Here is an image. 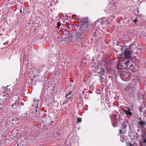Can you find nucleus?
<instances>
[{
	"mask_svg": "<svg viewBox=\"0 0 146 146\" xmlns=\"http://www.w3.org/2000/svg\"><path fill=\"white\" fill-rule=\"evenodd\" d=\"M88 19L84 18L80 20L78 24L79 28L76 33V34L77 38L79 40L83 41L84 40V36H86L90 28L88 26Z\"/></svg>",
	"mask_w": 146,
	"mask_h": 146,
	"instance_id": "f257e3e1",
	"label": "nucleus"
},
{
	"mask_svg": "<svg viewBox=\"0 0 146 146\" xmlns=\"http://www.w3.org/2000/svg\"><path fill=\"white\" fill-rule=\"evenodd\" d=\"M105 70L104 69L102 68H100L99 77L102 84L103 82H104L106 80V79L105 78Z\"/></svg>",
	"mask_w": 146,
	"mask_h": 146,
	"instance_id": "f03ea898",
	"label": "nucleus"
},
{
	"mask_svg": "<svg viewBox=\"0 0 146 146\" xmlns=\"http://www.w3.org/2000/svg\"><path fill=\"white\" fill-rule=\"evenodd\" d=\"M131 46H129L128 48H127L124 53L125 58L127 59L131 57V53L130 52L131 51Z\"/></svg>",
	"mask_w": 146,
	"mask_h": 146,
	"instance_id": "7ed1b4c3",
	"label": "nucleus"
},
{
	"mask_svg": "<svg viewBox=\"0 0 146 146\" xmlns=\"http://www.w3.org/2000/svg\"><path fill=\"white\" fill-rule=\"evenodd\" d=\"M120 63L123 66L127 68L130 67V64L128 65L129 64V61L127 60L126 59L121 60L120 61Z\"/></svg>",
	"mask_w": 146,
	"mask_h": 146,
	"instance_id": "20e7f679",
	"label": "nucleus"
},
{
	"mask_svg": "<svg viewBox=\"0 0 146 146\" xmlns=\"http://www.w3.org/2000/svg\"><path fill=\"white\" fill-rule=\"evenodd\" d=\"M131 110L128 107L123 110V111L127 116H131L133 115L132 113L131 112Z\"/></svg>",
	"mask_w": 146,
	"mask_h": 146,
	"instance_id": "39448f33",
	"label": "nucleus"
},
{
	"mask_svg": "<svg viewBox=\"0 0 146 146\" xmlns=\"http://www.w3.org/2000/svg\"><path fill=\"white\" fill-rule=\"evenodd\" d=\"M2 100H0V103L2 105H4L6 103H7V98H2Z\"/></svg>",
	"mask_w": 146,
	"mask_h": 146,
	"instance_id": "423d86ee",
	"label": "nucleus"
},
{
	"mask_svg": "<svg viewBox=\"0 0 146 146\" xmlns=\"http://www.w3.org/2000/svg\"><path fill=\"white\" fill-rule=\"evenodd\" d=\"M99 69V68L98 66H96L93 68L92 69V71L94 73L97 72L98 74H100V71H98Z\"/></svg>",
	"mask_w": 146,
	"mask_h": 146,
	"instance_id": "0eeeda50",
	"label": "nucleus"
},
{
	"mask_svg": "<svg viewBox=\"0 0 146 146\" xmlns=\"http://www.w3.org/2000/svg\"><path fill=\"white\" fill-rule=\"evenodd\" d=\"M18 101L19 100L18 99H17L16 100V102H15L14 104H12L11 105V106L13 108H15L18 106V105L19 104Z\"/></svg>",
	"mask_w": 146,
	"mask_h": 146,
	"instance_id": "6e6552de",
	"label": "nucleus"
},
{
	"mask_svg": "<svg viewBox=\"0 0 146 146\" xmlns=\"http://www.w3.org/2000/svg\"><path fill=\"white\" fill-rule=\"evenodd\" d=\"M128 124V121L126 120L122 123V126L124 129H125Z\"/></svg>",
	"mask_w": 146,
	"mask_h": 146,
	"instance_id": "1a4fd4ad",
	"label": "nucleus"
},
{
	"mask_svg": "<svg viewBox=\"0 0 146 146\" xmlns=\"http://www.w3.org/2000/svg\"><path fill=\"white\" fill-rule=\"evenodd\" d=\"M139 124L141 126H144L146 125V122L145 121H143L142 120H141L139 122Z\"/></svg>",
	"mask_w": 146,
	"mask_h": 146,
	"instance_id": "9d476101",
	"label": "nucleus"
},
{
	"mask_svg": "<svg viewBox=\"0 0 146 146\" xmlns=\"http://www.w3.org/2000/svg\"><path fill=\"white\" fill-rule=\"evenodd\" d=\"M10 94H7V93L5 94L3 96V97H2L3 98H6V99L7 98V100L8 101V98L10 97Z\"/></svg>",
	"mask_w": 146,
	"mask_h": 146,
	"instance_id": "9b49d317",
	"label": "nucleus"
},
{
	"mask_svg": "<svg viewBox=\"0 0 146 146\" xmlns=\"http://www.w3.org/2000/svg\"><path fill=\"white\" fill-rule=\"evenodd\" d=\"M84 94L85 95V99H88L89 98V94L88 92H86Z\"/></svg>",
	"mask_w": 146,
	"mask_h": 146,
	"instance_id": "f8f14e48",
	"label": "nucleus"
},
{
	"mask_svg": "<svg viewBox=\"0 0 146 146\" xmlns=\"http://www.w3.org/2000/svg\"><path fill=\"white\" fill-rule=\"evenodd\" d=\"M113 115L115 117L117 116V115L118 114V112L115 110H114L113 111Z\"/></svg>",
	"mask_w": 146,
	"mask_h": 146,
	"instance_id": "ddd939ff",
	"label": "nucleus"
},
{
	"mask_svg": "<svg viewBox=\"0 0 146 146\" xmlns=\"http://www.w3.org/2000/svg\"><path fill=\"white\" fill-rule=\"evenodd\" d=\"M82 119L81 118L79 117L77 119V122L76 123H78L82 121Z\"/></svg>",
	"mask_w": 146,
	"mask_h": 146,
	"instance_id": "4468645a",
	"label": "nucleus"
},
{
	"mask_svg": "<svg viewBox=\"0 0 146 146\" xmlns=\"http://www.w3.org/2000/svg\"><path fill=\"white\" fill-rule=\"evenodd\" d=\"M120 139H121V141L122 142H125V139H124V138L123 137H121V138H120Z\"/></svg>",
	"mask_w": 146,
	"mask_h": 146,
	"instance_id": "2eb2a0df",
	"label": "nucleus"
},
{
	"mask_svg": "<svg viewBox=\"0 0 146 146\" xmlns=\"http://www.w3.org/2000/svg\"><path fill=\"white\" fill-rule=\"evenodd\" d=\"M84 109L86 111H87L88 110V106L87 105H86L84 106Z\"/></svg>",
	"mask_w": 146,
	"mask_h": 146,
	"instance_id": "dca6fc26",
	"label": "nucleus"
},
{
	"mask_svg": "<svg viewBox=\"0 0 146 146\" xmlns=\"http://www.w3.org/2000/svg\"><path fill=\"white\" fill-rule=\"evenodd\" d=\"M92 35L94 37H95L96 36V32H94L93 33Z\"/></svg>",
	"mask_w": 146,
	"mask_h": 146,
	"instance_id": "f3484780",
	"label": "nucleus"
},
{
	"mask_svg": "<svg viewBox=\"0 0 146 146\" xmlns=\"http://www.w3.org/2000/svg\"><path fill=\"white\" fill-rule=\"evenodd\" d=\"M44 117H41V119L42 120V121H43V122L45 121V120L44 119Z\"/></svg>",
	"mask_w": 146,
	"mask_h": 146,
	"instance_id": "a211bd4d",
	"label": "nucleus"
},
{
	"mask_svg": "<svg viewBox=\"0 0 146 146\" xmlns=\"http://www.w3.org/2000/svg\"><path fill=\"white\" fill-rule=\"evenodd\" d=\"M129 88H130V87L128 86V87H126L125 88V90L127 91L128 90H129Z\"/></svg>",
	"mask_w": 146,
	"mask_h": 146,
	"instance_id": "6ab92c4d",
	"label": "nucleus"
},
{
	"mask_svg": "<svg viewBox=\"0 0 146 146\" xmlns=\"http://www.w3.org/2000/svg\"><path fill=\"white\" fill-rule=\"evenodd\" d=\"M127 145L128 146H133L131 143H128Z\"/></svg>",
	"mask_w": 146,
	"mask_h": 146,
	"instance_id": "aec40b11",
	"label": "nucleus"
},
{
	"mask_svg": "<svg viewBox=\"0 0 146 146\" xmlns=\"http://www.w3.org/2000/svg\"><path fill=\"white\" fill-rule=\"evenodd\" d=\"M143 115L145 116H146V110H145L143 113Z\"/></svg>",
	"mask_w": 146,
	"mask_h": 146,
	"instance_id": "412c9836",
	"label": "nucleus"
},
{
	"mask_svg": "<svg viewBox=\"0 0 146 146\" xmlns=\"http://www.w3.org/2000/svg\"><path fill=\"white\" fill-rule=\"evenodd\" d=\"M56 58H57V57H56L55 56L54 58V59L56 60L55 61V62H58V60H57Z\"/></svg>",
	"mask_w": 146,
	"mask_h": 146,
	"instance_id": "4be33fe9",
	"label": "nucleus"
},
{
	"mask_svg": "<svg viewBox=\"0 0 146 146\" xmlns=\"http://www.w3.org/2000/svg\"><path fill=\"white\" fill-rule=\"evenodd\" d=\"M38 104H36V105H35V109H36V110H37V108H38Z\"/></svg>",
	"mask_w": 146,
	"mask_h": 146,
	"instance_id": "5701e85b",
	"label": "nucleus"
},
{
	"mask_svg": "<svg viewBox=\"0 0 146 146\" xmlns=\"http://www.w3.org/2000/svg\"><path fill=\"white\" fill-rule=\"evenodd\" d=\"M72 92L71 91L69 92V93L67 94L68 95V96L70 95L72 93Z\"/></svg>",
	"mask_w": 146,
	"mask_h": 146,
	"instance_id": "b1692460",
	"label": "nucleus"
},
{
	"mask_svg": "<svg viewBox=\"0 0 146 146\" xmlns=\"http://www.w3.org/2000/svg\"><path fill=\"white\" fill-rule=\"evenodd\" d=\"M38 3L39 4H40L41 5H44V3L42 2H38Z\"/></svg>",
	"mask_w": 146,
	"mask_h": 146,
	"instance_id": "393cba45",
	"label": "nucleus"
},
{
	"mask_svg": "<svg viewBox=\"0 0 146 146\" xmlns=\"http://www.w3.org/2000/svg\"><path fill=\"white\" fill-rule=\"evenodd\" d=\"M104 23V22L103 21H101V24L102 25H103Z\"/></svg>",
	"mask_w": 146,
	"mask_h": 146,
	"instance_id": "a878e982",
	"label": "nucleus"
},
{
	"mask_svg": "<svg viewBox=\"0 0 146 146\" xmlns=\"http://www.w3.org/2000/svg\"><path fill=\"white\" fill-rule=\"evenodd\" d=\"M16 121V119H15V118H12V121H14V120Z\"/></svg>",
	"mask_w": 146,
	"mask_h": 146,
	"instance_id": "bb28decb",
	"label": "nucleus"
},
{
	"mask_svg": "<svg viewBox=\"0 0 146 146\" xmlns=\"http://www.w3.org/2000/svg\"><path fill=\"white\" fill-rule=\"evenodd\" d=\"M137 21V19H135L133 21V22H134L135 23H136V22Z\"/></svg>",
	"mask_w": 146,
	"mask_h": 146,
	"instance_id": "cd10ccee",
	"label": "nucleus"
},
{
	"mask_svg": "<svg viewBox=\"0 0 146 146\" xmlns=\"http://www.w3.org/2000/svg\"><path fill=\"white\" fill-rule=\"evenodd\" d=\"M121 131H122V130H121H121H119V133H122Z\"/></svg>",
	"mask_w": 146,
	"mask_h": 146,
	"instance_id": "c85d7f7f",
	"label": "nucleus"
},
{
	"mask_svg": "<svg viewBox=\"0 0 146 146\" xmlns=\"http://www.w3.org/2000/svg\"><path fill=\"white\" fill-rule=\"evenodd\" d=\"M144 142L146 143V139H145L144 140Z\"/></svg>",
	"mask_w": 146,
	"mask_h": 146,
	"instance_id": "c756f323",
	"label": "nucleus"
},
{
	"mask_svg": "<svg viewBox=\"0 0 146 146\" xmlns=\"http://www.w3.org/2000/svg\"><path fill=\"white\" fill-rule=\"evenodd\" d=\"M68 95L67 94L66 95V98H68Z\"/></svg>",
	"mask_w": 146,
	"mask_h": 146,
	"instance_id": "7c9ffc66",
	"label": "nucleus"
},
{
	"mask_svg": "<svg viewBox=\"0 0 146 146\" xmlns=\"http://www.w3.org/2000/svg\"><path fill=\"white\" fill-rule=\"evenodd\" d=\"M20 12L21 13H22V10H21V9L20 10Z\"/></svg>",
	"mask_w": 146,
	"mask_h": 146,
	"instance_id": "2f4dec72",
	"label": "nucleus"
},
{
	"mask_svg": "<svg viewBox=\"0 0 146 146\" xmlns=\"http://www.w3.org/2000/svg\"><path fill=\"white\" fill-rule=\"evenodd\" d=\"M30 80H31V81H33V79H32V78H31V79H30Z\"/></svg>",
	"mask_w": 146,
	"mask_h": 146,
	"instance_id": "473e14b6",
	"label": "nucleus"
},
{
	"mask_svg": "<svg viewBox=\"0 0 146 146\" xmlns=\"http://www.w3.org/2000/svg\"><path fill=\"white\" fill-rule=\"evenodd\" d=\"M84 91H82V94H84Z\"/></svg>",
	"mask_w": 146,
	"mask_h": 146,
	"instance_id": "72a5a7b5",
	"label": "nucleus"
},
{
	"mask_svg": "<svg viewBox=\"0 0 146 146\" xmlns=\"http://www.w3.org/2000/svg\"><path fill=\"white\" fill-rule=\"evenodd\" d=\"M79 19V18H78L77 19H76V20H78Z\"/></svg>",
	"mask_w": 146,
	"mask_h": 146,
	"instance_id": "f704fd0d",
	"label": "nucleus"
},
{
	"mask_svg": "<svg viewBox=\"0 0 146 146\" xmlns=\"http://www.w3.org/2000/svg\"><path fill=\"white\" fill-rule=\"evenodd\" d=\"M138 49H139V50H141V48H138Z\"/></svg>",
	"mask_w": 146,
	"mask_h": 146,
	"instance_id": "c9c22d12",
	"label": "nucleus"
},
{
	"mask_svg": "<svg viewBox=\"0 0 146 146\" xmlns=\"http://www.w3.org/2000/svg\"><path fill=\"white\" fill-rule=\"evenodd\" d=\"M129 64H130V66H131V65H130V64L129 63V64H128V65H129Z\"/></svg>",
	"mask_w": 146,
	"mask_h": 146,
	"instance_id": "e433bc0d",
	"label": "nucleus"
},
{
	"mask_svg": "<svg viewBox=\"0 0 146 146\" xmlns=\"http://www.w3.org/2000/svg\"><path fill=\"white\" fill-rule=\"evenodd\" d=\"M53 121H51V123H50V125H51L52 123H53Z\"/></svg>",
	"mask_w": 146,
	"mask_h": 146,
	"instance_id": "4c0bfd02",
	"label": "nucleus"
},
{
	"mask_svg": "<svg viewBox=\"0 0 146 146\" xmlns=\"http://www.w3.org/2000/svg\"><path fill=\"white\" fill-rule=\"evenodd\" d=\"M109 23H110V22L108 21V23L107 24H108Z\"/></svg>",
	"mask_w": 146,
	"mask_h": 146,
	"instance_id": "58836bf2",
	"label": "nucleus"
},
{
	"mask_svg": "<svg viewBox=\"0 0 146 146\" xmlns=\"http://www.w3.org/2000/svg\"><path fill=\"white\" fill-rule=\"evenodd\" d=\"M3 44H4V45H5V43H3Z\"/></svg>",
	"mask_w": 146,
	"mask_h": 146,
	"instance_id": "ea45409f",
	"label": "nucleus"
},
{
	"mask_svg": "<svg viewBox=\"0 0 146 146\" xmlns=\"http://www.w3.org/2000/svg\"><path fill=\"white\" fill-rule=\"evenodd\" d=\"M10 58H11V56L9 57V59H10Z\"/></svg>",
	"mask_w": 146,
	"mask_h": 146,
	"instance_id": "a19ab883",
	"label": "nucleus"
},
{
	"mask_svg": "<svg viewBox=\"0 0 146 146\" xmlns=\"http://www.w3.org/2000/svg\"><path fill=\"white\" fill-rule=\"evenodd\" d=\"M1 108H0V109H1Z\"/></svg>",
	"mask_w": 146,
	"mask_h": 146,
	"instance_id": "79ce46f5",
	"label": "nucleus"
}]
</instances>
